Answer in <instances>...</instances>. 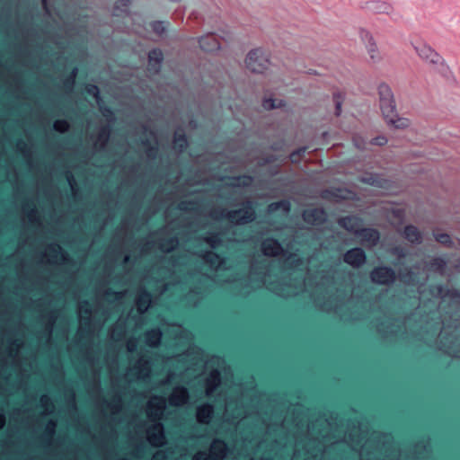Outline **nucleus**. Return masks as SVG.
<instances>
[{
  "instance_id": "obj_1",
  "label": "nucleus",
  "mask_w": 460,
  "mask_h": 460,
  "mask_svg": "<svg viewBox=\"0 0 460 460\" xmlns=\"http://www.w3.org/2000/svg\"><path fill=\"white\" fill-rule=\"evenodd\" d=\"M0 321H17V322H38L48 321L55 323L60 322H108V321H124V322H140L146 324L158 322H181V323H216V322H235V323H263V322H276L285 325L290 323H316L326 322V318H0Z\"/></svg>"
},
{
  "instance_id": "obj_2",
  "label": "nucleus",
  "mask_w": 460,
  "mask_h": 460,
  "mask_svg": "<svg viewBox=\"0 0 460 460\" xmlns=\"http://www.w3.org/2000/svg\"><path fill=\"white\" fill-rule=\"evenodd\" d=\"M253 275L257 276V288L267 287L268 289L273 291L277 295L283 297H291L296 295V291L293 287L284 281H278L267 284V278L269 275L268 270H263L257 271L253 267L252 268V272L250 276L243 277L236 281H234V285L236 287H241L242 289L238 293V295L246 296H248L252 290L254 288L252 285Z\"/></svg>"
},
{
  "instance_id": "obj_3",
  "label": "nucleus",
  "mask_w": 460,
  "mask_h": 460,
  "mask_svg": "<svg viewBox=\"0 0 460 460\" xmlns=\"http://www.w3.org/2000/svg\"><path fill=\"white\" fill-rule=\"evenodd\" d=\"M429 290L432 297L439 300L438 306L446 316H460V290L441 284L430 285Z\"/></svg>"
},
{
  "instance_id": "obj_4",
  "label": "nucleus",
  "mask_w": 460,
  "mask_h": 460,
  "mask_svg": "<svg viewBox=\"0 0 460 460\" xmlns=\"http://www.w3.org/2000/svg\"><path fill=\"white\" fill-rule=\"evenodd\" d=\"M413 49L422 61L432 66L442 76L448 77L451 75L450 67L444 58L430 45L426 42H420L414 44Z\"/></svg>"
},
{
  "instance_id": "obj_5",
  "label": "nucleus",
  "mask_w": 460,
  "mask_h": 460,
  "mask_svg": "<svg viewBox=\"0 0 460 460\" xmlns=\"http://www.w3.org/2000/svg\"><path fill=\"white\" fill-rule=\"evenodd\" d=\"M380 102L382 114L388 126L398 129H403L410 126V121L406 118L400 117L396 112V105L394 98L387 101L384 100Z\"/></svg>"
},
{
  "instance_id": "obj_6",
  "label": "nucleus",
  "mask_w": 460,
  "mask_h": 460,
  "mask_svg": "<svg viewBox=\"0 0 460 460\" xmlns=\"http://www.w3.org/2000/svg\"><path fill=\"white\" fill-rule=\"evenodd\" d=\"M245 64L252 73H263L268 68L270 61L261 49H255L247 54Z\"/></svg>"
},
{
  "instance_id": "obj_7",
  "label": "nucleus",
  "mask_w": 460,
  "mask_h": 460,
  "mask_svg": "<svg viewBox=\"0 0 460 460\" xmlns=\"http://www.w3.org/2000/svg\"><path fill=\"white\" fill-rule=\"evenodd\" d=\"M369 277L373 283L385 286L393 284L396 279L395 271L389 266L375 267Z\"/></svg>"
},
{
  "instance_id": "obj_8",
  "label": "nucleus",
  "mask_w": 460,
  "mask_h": 460,
  "mask_svg": "<svg viewBox=\"0 0 460 460\" xmlns=\"http://www.w3.org/2000/svg\"><path fill=\"white\" fill-rule=\"evenodd\" d=\"M152 303V294L143 285L138 286L134 291L133 306L137 312L143 315L147 312Z\"/></svg>"
},
{
  "instance_id": "obj_9",
  "label": "nucleus",
  "mask_w": 460,
  "mask_h": 460,
  "mask_svg": "<svg viewBox=\"0 0 460 460\" xmlns=\"http://www.w3.org/2000/svg\"><path fill=\"white\" fill-rule=\"evenodd\" d=\"M208 294V288L204 282L198 281L184 296L185 303L191 307H198L200 305Z\"/></svg>"
},
{
  "instance_id": "obj_10",
  "label": "nucleus",
  "mask_w": 460,
  "mask_h": 460,
  "mask_svg": "<svg viewBox=\"0 0 460 460\" xmlns=\"http://www.w3.org/2000/svg\"><path fill=\"white\" fill-rule=\"evenodd\" d=\"M48 262L49 264L70 263L69 254L58 243H50L47 245Z\"/></svg>"
},
{
  "instance_id": "obj_11",
  "label": "nucleus",
  "mask_w": 460,
  "mask_h": 460,
  "mask_svg": "<svg viewBox=\"0 0 460 460\" xmlns=\"http://www.w3.org/2000/svg\"><path fill=\"white\" fill-rule=\"evenodd\" d=\"M343 261L354 269H358L366 263L367 255L360 247L351 248L343 254Z\"/></svg>"
},
{
  "instance_id": "obj_12",
  "label": "nucleus",
  "mask_w": 460,
  "mask_h": 460,
  "mask_svg": "<svg viewBox=\"0 0 460 460\" xmlns=\"http://www.w3.org/2000/svg\"><path fill=\"white\" fill-rule=\"evenodd\" d=\"M235 211H238L237 226L250 224L256 218L254 202L252 199H245L242 203V208L235 209Z\"/></svg>"
},
{
  "instance_id": "obj_13",
  "label": "nucleus",
  "mask_w": 460,
  "mask_h": 460,
  "mask_svg": "<svg viewBox=\"0 0 460 460\" xmlns=\"http://www.w3.org/2000/svg\"><path fill=\"white\" fill-rule=\"evenodd\" d=\"M204 263L208 264L211 270L217 271L225 264V258L210 250H201L196 253Z\"/></svg>"
},
{
  "instance_id": "obj_14",
  "label": "nucleus",
  "mask_w": 460,
  "mask_h": 460,
  "mask_svg": "<svg viewBox=\"0 0 460 460\" xmlns=\"http://www.w3.org/2000/svg\"><path fill=\"white\" fill-rule=\"evenodd\" d=\"M112 128L110 124L102 125L99 128L93 140V148L98 152L106 150L111 139Z\"/></svg>"
},
{
  "instance_id": "obj_15",
  "label": "nucleus",
  "mask_w": 460,
  "mask_h": 460,
  "mask_svg": "<svg viewBox=\"0 0 460 460\" xmlns=\"http://www.w3.org/2000/svg\"><path fill=\"white\" fill-rule=\"evenodd\" d=\"M261 250L267 257H277L284 252L281 243L273 237L265 238L261 242Z\"/></svg>"
},
{
  "instance_id": "obj_16",
  "label": "nucleus",
  "mask_w": 460,
  "mask_h": 460,
  "mask_svg": "<svg viewBox=\"0 0 460 460\" xmlns=\"http://www.w3.org/2000/svg\"><path fill=\"white\" fill-rule=\"evenodd\" d=\"M303 219L305 223L319 226L326 221V213L323 208H310L303 212Z\"/></svg>"
},
{
  "instance_id": "obj_17",
  "label": "nucleus",
  "mask_w": 460,
  "mask_h": 460,
  "mask_svg": "<svg viewBox=\"0 0 460 460\" xmlns=\"http://www.w3.org/2000/svg\"><path fill=\"white\" fill-rule=\"evenodd\" d=\"M128 290L116 291L111 288H105L98 291L101 299L108 303H120L126 297Z\"/></svg>"
},
{
  "instance_id": "obj_18",
  "label": "nucleus",
  "mask_w": 460,
  "mask_h": 460,
  "mask_svg": "<svg viewBox=\"0 0 460 460\" xmlns=\"http://www.w3.org/2000/svg\"><path fill=\"white\" fill-rule=\"evenodd\" d=\"M401 280L406 285L421 288L424 287L428 281V277H424L420 279L419 273L413 270V269H406L401 274Z\"/></svg>"
},
{
  "instance_id": "obj_19",
  "label": "nucleus",
  "mask_w": 460,
  "mask_h": 460,
  "mask_svg": "<svg viewBox=\"0 0 460 460\" xmlns=\"http://www.w3.org/2000/svg\"><path fill=\"white\" fill-rule=\"evenodd\" d=\"M199 44L205 52H214L220 49V42L214 33H208L200 37Z\"/></svg>"
},
{
  "instance_id": "obj_20",
  "label": "nucleus",
  "mask_w": 460,
  "mask_h": 460,
  "mask_svg": "<svg viewBox=\"0 0 460 460\" xmlns=\"http://www.w3.org/2000/svg\"><path fill=\"white\" fill-rule=\"evenodd\" d=\"M340 226L347 230L348 232L357 235V233L361 229V219L355 216H346L341 217L338 221Z\"/></svg>"
},
{
  "instance_id": "obj_21",
  "label": "nucleus",
  "mask_w": 460,
  "mask_h": 460,
  "mask_svg": "<svg viewBox=\"0 0 460 460\" xmlns=\"http://www.w3.org/2000/svg\"><path fill=\"white\" fill-rule=\"evenodd\" d=\"M22 210L23 214L26 216V217L28 218L30 223H31L33 225H38V226H40L41 224V220H40V217L39 215L38 208L33 202H31L28 199L26 201H24L22 205Z\"/></svg>"
},
{
  "instance_id": "obj_22",
  "label": "nucleus",
  "mask_w": 460,
  "mask_h": 460,
  "mask_svg": "<svg viewBox=\"0 0 460 460\" xmlns=\"http://www.w3.org/2000/svg\"><path fill=\"white\" fill-rule=\"evenodd\" d=\"M357 236L362 239L363 243H368L370 246H376L380 239L379 232L375 228L363 227L358 233Z\"/></svg>"
},
{
  "instance_id": "obj_23",
  "label": "nucleus",
  "mask_w": 460,
  "mask_h": 460,
  "mask_svg": "<svg viewBox=\"0 0 460 460\" xmlns=\"http://www.w3.org/2000/svg\"><path fill=\"white\" fill-rule=\"evenodd\" d=\"M447 265V261L441 257L436 256L432 257L426 264L427 269L434 273H437L440 276H444L446 274V269Z\"/></svg>"
},
{
  "instance_id": "obj_24",
  "label": "nucleus",
  "mask_w": 460,
  "mask_h": 460,
  "mask_svg": "<svg viewBox=\"0 0 460 460\" xmlns=\"http://www.w3.org/2000/svg\"><path fill=\"white\" fill-rule=\"evenodd\" d=\"M179 243V238L177 236L159 238L156 241V247L164 253H170L178 248Z\"/></svg>"
},
{
  "instance_id": "obj_25",
  "label": "nucleus",
  "mask_w": 460,
  "mask_h": 460,
  "mask_svg": "<svg viewBox=\"0 0 460 460\" xmlns=\"http://www.w3.org/2000/svg\"><path fill=\"white\" fill-rule=\"evenodd\" d=\"M210 216L216 220L226 219L230 223L237 226L238 211H235V209H216L211 212Z\"/></svg>"
},
{
  "instance_id": "obj_26",
  "label": "nucleus",
  "mask_w": 460,
  "mask_h": 460,
  "mask_svg": "<svg viewBox=\"0 0 460 460\" xmlns=\"http://www.w3.org/2000/svg\"><path fill=\"white\" fill-rule=\"evenodd\" d=\"M200 239L213 250L221 247L224 243L223 234L220 232L208 231Z\"/></svg>"
},
{
  "instance_id": "obj_27",
  "label": "nucleus",
  "mask_w": 460,
  "mask_h": 460,
  "mask_svg": "<svg viewBox=\"0 0 460 460\" xmlns=\"http://www.w3.org/2000/svg\"><path fill=\"white\" fill-rule=\"evenodd\" d=\"M365 8L376 13L390 14L393 11V7L388 3L379 0H371L366 2Z\"/></svg>"
},
{
  "instance_id": "obj_28",
  "label": "nucleus",
  "mask_w": 460,
  "mask_h": 460,
  "mask_svg": "<svg viewBox=\"0 0 460 460\" xmlns=\"http://www.w3.org/2000/svg\"><path fill=\"white\" fill-rule=\"evenodd\" d=\"M164 59L163 53L159 49H153L148 52L149 70L158 73Z\"/></svg>"
},
{
  "instance_id": "obj_29",
  "label": "nucleus",
  "mask_w": 460,
  "mask_h": 460,
  "mask_svg": "<svg viewBox=\"0 0 460 460\" xmlns=\"http://www.w3.org/2000/svg\"><path fill=\"white\" fill-rule=\"evenodd\" d=\"M403 237L412 244H420L423 237L419 229L413 225H408L403 228Z\"/></svg>"
},
{
  "instance_id": "obj_30",
  "label": "nucleus",
  "mask_w": 460,
  "mask_h": 460,
  "mask_svg": "<svg viewBox=\"0 0 460 460\" xmlns=\"http://www.w3.org/2000/svg\"><path fill=\"white\" fill-rule=\"evenodd\" d=\"M16 150L21 153L29 166H32L33 152L31 147L22 139H18L16 142Z\"/></svg>"
},
{
  "instance_id": "obj_31",
  "label": "nucleus",
  "mask_w": 460,
  "mask_h": 460,
  "mask_svg": "<svg viewBox=\"0 0 460 460\" xmlns=\"http://www.w3.org/2000/svg\"><path fill=\"white\" fill-rule=\"evenodd\" d=\"M172 144L173 148L179 154L183 153L189 146L186 135L183 132L180 133L178 131H176L173 135Z\"/></svg>"
},
{
  "instance_id": "obj_32",
  "label": "nucleus",
  "mask_w": 460,
  "mask_h": 460,
  "mask_svg": "<svg viewBox=\"0 0 460 460\" xmlns=\"http://www.w3.org/2000/svg\"><path fill=\"white\" fill-rule=\"evenodd\" d=\"M78 75V67L75 66L70 74L62 81V86L67 93L74 90L75 80Z\"/></svg>"
},
{
  "instance_id": "obj_33",
  "label": "nucleus",
  "mask_w": 460,
  "mask_h": 460,
  "mask_svg": "<svg viewBox=\"0 0 460 460\" xmlns=\"http://www.w3.org/2000/svg\"><path fill=\"white\" fill-rule=\"evenodd\" d=\"M233 180L232 186L239 188L250 187L253 182V177L247 174L234 177Z\"/></svg>"
},
{
  "instance_id": "obj_34",
  "label": "nucleus",
  "mask_w": 460,
  "mask_h": 460,
  "mask_svg": "<svg viewBox=\"0 0 460 460\" xmlns=\"http://www.w3.org/2000/svg\"><path fill=\"white\" fill-rule=\"evenodd\" d=\"M360 181L364 183L376 187H383L384 183V179L376 173H368L367 175H364L361 177Z\"/></svg>"
},
{
  "instance_id": "obj_35",
  "label": "nucleus",
  "mask_w": 460,
  "mask_h": 460,
  "mask_svg": "<svg viewBox=\"0 0 460 460\" xmlns=\"http://www.w3.org/2000/svg\"><path fill=\"white\" fill-rule=\"evenodd\" d=\"M214 409L211 404H205L200 407L198 411V417L200 421L208 422V420L212 417Z\"/></svg>"
},
{
  "instance_id": "obj_36",
  "label": "nucleus",
  "mask_w": 460,
  "mask_h": 460,
  "mask_svg": "<svg viewBox=\"0 0 460 460\" xmlns=\"http://www.w3.org/2000/svg\"><path fill=\"white\" fill-rule=\"evenodd\" d=\"M133 0H117L114 5L113 15L119 16V13H125L128 16V9Z\"/></svg>"
},
{
  "instance_id": "obj_37",
  "label": "nucleus",
  "mask_w": 460,
  "mask_h": 460,
  "mask_svg": "<svg viewBox=\"0 0 460 460\" xmlns=\"http://www.w3.org/2000/svg\"><path fill=\"white\" fill-rule=\"evenodd\" d=\"M142 145L146 146L145 154L149 160H155L158 155V146L150 145L147 139L142 141Z\"/></svg>"
},
{
  "instance_id": "obj_38",
  "label": "nucleus",
  "mask_w": 460,
  "mask_h": 460,
  "mask_svg": "<svg viewBox=\"0 0 460 460\" xmlns=\"http://www.w3.org/2000/svg\"><path fill=\"white\" fill-rule=\"evenodd\" d=\"M98 104H99V110H100L102 115L108 121L107 124H110L111 126V124H113L116 121V116H115L114 111L111 110V108L105 106L103 104H101V102Z\"/></svg>"
},
{
  "instance_id": "obj_39",
  "label": "nucleus",
  "mask_w": 460,
  "mask_h": 460,
  "mask_svg": "<svg viewBox=\"0 0 460 460\" xmlns=\"http://www.w3.org/2000/svg\"><path fill=\"white\" fill-rule=\"evenodd\" d=\"M366 49L367 50V53L369 55L370 59L372 60V62L376 63L381 60V56L379 54L378 48H377L376 41L370 42L369 44H367L366 46Z\"/></svg>"
},
{
  "instance_id": "obj_40",
  "label": "nucleus",
  "mask_w": 460,
  "mask_h": 460,
  "mask_svg": "<svg viewBox=\"0 0 460 460\" xmlns=\"http://www.w3.org/2000/svg\"><path fill=\"white\" fill-rule=\"evenodd\" d=\"M379 102L388 100L394 97V93L390 86L386 84H380L378 86Z\"/></svg>"
},
{
  "instance_id": "obj_41",
  "label": "nucleus",
  "mask_w": 460,
  "mask_h": 460,
  "mask_svg": "<svg viewBox=\"0 0 460 460\" xmlns=\"http://www.w3.org/2000/svg\"><path fill=\"white\" fill-rule=\"evenodd\" d=\"M435 240L441 243L442 245L447 247V248H453L454 247V242L451 239V236L448 234L442 233V234H433Z\"/></svg>"
},
{
  "instance_id": "obj_42",
  "label": "nucleus",
  "mask_w": 460,
  "mask_h": 460,
  "mask_svg": "<svg viewBox=\"0 0 460 460\" xmlns=\"http://www.w3.org/2000/svg\"><path fill=\"white\" fill-rule=\"evenodd\" d=\"M280 208L285 212L289 211V209H290L289 202L287 200H279L277 202L270 203L268 207V210L270 213L275 212Z\"/></svg>"
},
{
  "instance_id": "obj_43",
  "label": "nucleus",
  "mask_w": 460,
  "mask_h": 460,
  "mask_svg": "<svg viewBox=\"0 0 460 460\" xmlns=\"http://www.w3.org/2000/svg\"><path fill=\"white\" fill-rule=\"evenodd\" d=\"M53 129L61 134L66 133L70 129V123L66 119H57L53 123Z\"/></svg>"
},
{
  "instance_id": "obj_44",
  "label": "nucleus",
  "mask_w": 460,
  "mask_h": 460,
  "mask_svg": "<svg viewBox=\"0 0 460 460\" xmlns=\"http://www.w3.org/2000/svg\"><path fill=\"white\" fill-rule=\"evenodd\" d=\"M85 92L89 95L93 96L96 100L97 103L102 102L100 89L96 84H88L85 86Z\"/></svg>"
},
{
  "instance_id": "obj_45",
  "label": "nucleus",
  "mask_w": 460,
  "mask_h": 460,
  "mask_svg": "<svg viewBox=\"0 0 460 460\" xmlns=\"http://www.w3.org/2000/svg\"><path fill=\"white\" fill-rule=\"evenodd\" d=\"M152 430L154 431L151 434L150 439L154 442H161L164 438V433H163V426L158 424L152 428Z\"/></svg>"
},
{
  "instance_id": "obj_46",
  "label": "nucleus",
  "mask_w": 460,
  "mask_h": 460,
  "mask_svg": "<svg viewBox=\"0 0 460 460\" xmlns=\"http://www.w3.org/2000/svg\"><path fill=\"white\" fill-rule=\"evenodd\" d=\"M66 181L72 190L73 195L75 196L78 192V185H77L76 180H75L74 174L72 173V172L66 171Z\"/></svg>"
},
{
  "instance_id": "obj_47",
  "label": "nucleus",
  "mask_w": 460,
  "mask_h": 460,
  "mask_svg": "<svg viewBox=\"0 0 460 460\" xmlns=\"http://www.w3.org/2000/svg\"><path fill=\"white\" fill-rule=\"evenodd\" d=\"M187 390L184 387H180L177 393L172 396L171 403H174L175 402H182L187 399Z\"/></svg>"
},
{
  "instance_id": "obj_48",
  "label": "nucleus",
  "mask_w": 460,
  "mask_h": 460,
  "mask_svg": "<svg viewBox=\"0 0 460 460\" xmlns=\"http://www.w3.org/2000/svg\"><path fill=\"white\" fill-rule=\"evenodd\" d=\"M196 202L193 200H181L178 203V209L183 212H190L194 210Z\"/></svg>"
},
{
  "instance_id": "obj_49",
  "label": "nucleus",
  "mask_w": 460,
  "mask_h": 460,
  "mask_svg": "<svg viewBox=\"0 0 460 460\" xmlns=\"http://www.w3.org/2000/svg\"><path fill=\"white\" fill-rule=\"evenodd\" d=\"M333 102L335 104V115L340 116L341 113V105L343 102V97L341 93H333Z\"/></svg>"
},
{
  "instance_id": "obj_50",
  "label": "nucleus",
  "mask_w": 460,
  "mask_h": 460,
  "mask_svg": "<svg viewBox=\"0 0 460 460\" xmlns=\"http://www.w3.org/2000/svg\"><path fill=\"white\" fill-rule=\"evenodd\" d=\"M226 447L224 440L217 439L212 445V453L215 455H221L225 452Z\"/></svg>"
},
{
  "instance_id": "obj_51",
  "label": "nucleus",
  "mask_w": 460,
  "mask_h": 460,
  "mask_svg": "<svg viewBox=\"0 0 460 460\" xmlns=\"http://www.w3.org/2000/svg\"><path fill=\"white\" fill-rule=\"evenodd\" d=\"M359 38L365 46L375 41L373 35L367 30L362 28L359 30Z\"/></svg>"
},
{
  "instance_id": "obj_52",
  "label": "nucleus",
  "mask_w": 460,
  "mask_h": 460,
  "mask_svg": "<svg viewBox=\"0 0 460 460\" xmlns=\"http://www.w3.org/2000/svg\"><path fill=\"white\" fill-rule=\"evenodd\" d=\"M151 28L153 31L157 35H162L166 28L164 22L161 21H155L151 23Z\"/></svg>"
},
{
  "instance_id": "obj_53",
  "label": "nucleus",
  "mask_w": 460,
  "mask_h": 460,
  "mask_svg": "<svg viewBox=\"0 0 460 460\" xmlns=\"http://www.w3.org/2000/svg\"><path fill=\"white\" fill-rule=\"evenodd\" d=\"M353 142H354V145L355 146L359 149V150H365L366 149V146H367V141L359 137V136H355L353 137Z\"/></svg>"
},
{
  "instance_id": "obj_54",
  "label": "nucleus",
  "mask_w": 460,
  "mask_h": 460,
  "mask_svg": "<svg viewBox=\"0 0 460 460\" xmlns=\"http://www.w3.org/2000/svg\"><path fill=\"white\" fill-rule=\"evenodd\" d=\"M306 147H301L290 154V160L292 163H297L300 160V156L305 154Z\"/></svg>"
},
{
  "instance_id": "obj_55",
  "label": "nucleus",
  "mask_w": 460,
  "mask_h": 460,
  "mask_svg": "<svg viewBox=\"0 0 460 460\" xmlns=\"http://www.w3.org/2000/svg\"><path fill=\"white\" fill-rule=\"evenodd\" d=\"M387 138L385 136H378L370 140V144L374 146H385L387 143Z\"/></svg>"
},
{
  "instance_id": "obj_56",
  "label": "nucleus",
  "mask_w": 460,
  "mask_h": 460,
  "mask_svg": "<svg viewBox=\"0 0 460 460\" xmlns=\"http://www.w3.org/2000/svg\"><path fill=\"white\" fill-rule=\"evenodd\" d=\"M262 106L266 110H272L276 108L275 100L271 98L264 99L262 102Z\"/></svg>"
},
{
  "instance_id": "obj_57",
  "label": "nucleus",
  "mask_w": 460,
  "mask_h": 460,
  "mask_svg": "<svg viewBox=\"0 0 460 460\" xmlns=\"http://www.w3.org/2000/svg\"><path fill=\"white\" fill-rule=\"evenodd\" d=\"M79 308H80V310L84 309L85 311V313H88L89 314L88 316H93L91 314V306L87 300L84 299V300L79 301Z\"/></svg>"
},
{
  "instance_id": "obj_58",
  "label": "nucleus",
  "mask_w": 460,
  "mask_h": 460,
  "mask_svg": "<svg viewBox=\"0 0 460 460\" xmlns=\"http://www.w3.org/2000/svg\"><path fill=\"white\" fill-rule=\"evenodd\" d=\"M392 252L400 259L404 258L406 256L405 250L401 246H396L393 248Z\"/></svg>"
},
{
  "instance_id": "obj_59",
  "label": "nucleus",
  "mask_w": 460,
  "mask_h": 460,
  "mask_svg": "<svg viewBox=\"0 0 460 460\" xmlns=\"http://www.w3.org/2000/svg\"><path fill=\"white\" fill-rule=\"evenodd\" d=\"M155 245H156V242L146 241L142 247V252H148L149 251H151V249H153L155 247Z\"/></svg>"
},
{
  "instance_id": "obj_60",
  "label": "nucleus",
  "mask_w": 460,
  "mask_h": 460,
  "mask_svg": "<svg viewBox=\"0 0 460 460\" xmlns=\"http://www.w3.org/2000/svg\"><path fill=\"white\" fill-rule=\"evenodd\" d=\"M216 381H219V373L217 371H215L211 374V378L208 381V383L212 384Z\"/></svg>"
},
{
  "instance_id": "obj_61",
  "label": "nucleus",
  "mask_w": 460,
  "mask_h": 460,
  "mask_svg": "<svg viewBox=\"0 0 460 460\" xmlns=\"http://www.w3.org/2000/svg\"><path fill=\"white\" fill-rule=\"evenodd\" d=\"M124 264H128V263H131L132 262V260H131V255L127 253L124 255L123 257V261H122Z\"/></svg>"
},
{
  "instance_id": "obj_62",
  "label": "nucleus",
  "mask_w": 460,
  "mask_h": 460,
  "mask_svg": "<svg viewBox=\"0 0 460 460\" xmlns=\"http://www.w3.org/2000/svg\"><path fill=\"white\" fill-rule=\"evenodd\" d=\"M42 8L46 13H49V8L48 4V0H41Z\"/></svg>"
},
{
  "instance_id": "obj_63",
  "label": "nucleus",
  "mask_w": 460,
  "mask_h": 460,
  "mask_svg": "<svg viewBox=\"0 0 460 460\" xmlns=\"http://www.w3.org/2000/svg\"><path fill=\"white\" fill-rule=\"evenodd\" d=\"M150 336V332H146V344L148 343V338Z\"/></svg>"
},
{
  "instance_id": "obj_64",
  "label": "nucleus",
  "mask_w": 460,
  "mask_h": 460,
  "mask_svg": "<svg viewBox=\"0 0 460 460\" xmlns=\"http://www.w3.org/2000/svg\"><path fill=\"white\" fill-rule=\"evenodd\" d=\"M196 460H208L206 457L198 456Z\"/></svg>"
}]
</instances>
